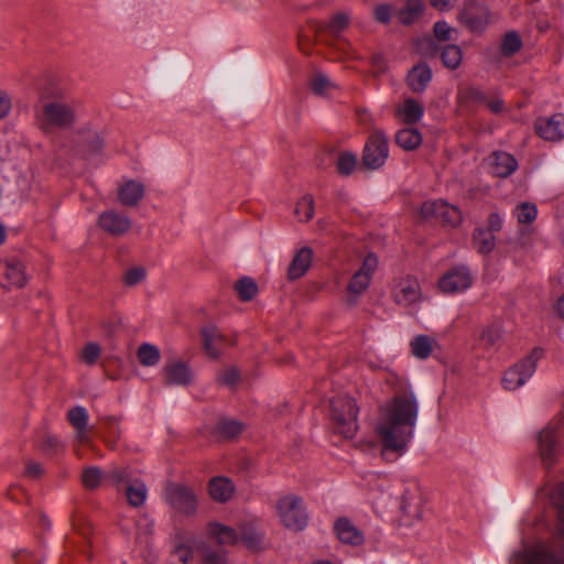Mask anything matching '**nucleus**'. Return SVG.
<instances>
[{
  "label": "nucleus",
  "instance_id": "f257e3e1",
  "mask_svg": "<svg viewBox=\"0 0 564 564\" xmlns=\"http://www.w3.org/2000/svg\"><path fill=\"white\" fill-rule=\"evenodd\" d=\"M417 415L419 402L411 390L397 393L380 406L375 432L384 459L395 460L406 452Z\"/></svg>",
  "mask_w": 564,
  "mask_h": 564
},
{
  "label": "nucleus",
  "instance_id": "f03ea898",
  "mask_svg": "<svg viewBox=\"0 0 564 564\" xmlns=\"http://www.w3.org/2000/svg\"><path fill=\"white\" fill-rule=\"evenodd\" d=\"M357 414L358 408L351 398L337 397L332 400L330 417L336 434L345 438L354 437L358 430Z\"/></svg>",
  "mask_w": 564,
  "mask_h": 564
},
{
  "label": "nucleus",
  "instance_id": "7ed1b4c3",
  "mask_svg": "<svg viewBox=\"0 0 564 564\" xmlns=\"http://www.w3.org/2000/svg\"><path fill=\"white\" fill-rule=\"evenodd\" d=\"M163 498L173 512L177 514L191 517L197 512V495L192 488L183 484H167L164 488Z\"/></svg>",
  "mask_w": 564,
  "mask_h": 564
},
{
  "label": "nucleus",
  "instance_id": "20e7f679",
  "mask_svg": "<svg viewBox=\"0 0 564 564\" xmlns=\"http://www.w3.org/2000/svg\"><path fill=\"white\" fill-rule=\"evenodd\" d=\"M543 350L534 348L530 355L508 368L501 379L505 390L514 391L522 387L535 372L538 361L542 358Z\"/></svg>",
  "mask_w": 564,
  "mask_h": 564
},
{
  "label": "nucleus",
  "instance_id": "39448f33",
  "mask_svg": "<svg viewBox=\"0 0 564 564\" xmlns=\"http://www.w3.org/2000/svg\"><path fill=\"white\" fill-rule=\"evenodd\" d=\"M276 512L285 528L303 530L307 524V513L303 500L294 495H286L278 500Z\"/></svg>",
  "mask_w": 564,
  "mask_h": 564
},
{
  "label": "nucleus",
  "instance_id": "423d86ee",
  "mask_svg": "<svg viewBox=\"0 0 564 564\" xmlns=\"http://www.w3.org/2000/svg\"><path fill=\"white\" fill-rule=\"evenodd\" d=\"M420 215L424 220H437L451 227L458 226L463 220L460 210L444 200H429L423 203Z\"/></svg>",
  "mask_w": 564,
  "mask_h": 564
},
{
  "label": "nucleus",
  "instance_id": "0eeeda50",
  "mask_svg": "<svg viewBox=\"0 0 564 564\" xmlns=\"http://www.w3.org/2000/svg\"><path fill=\"white\" fill-rule=\"evenodd\" d=\"M561 427L562 419L555 417L539 435V454L545 467H550L556 462Z\"/></svg>",
  "mask_w": 564,
  "mask_h": 564
},
{
  "label": "nucleus",
  "instance_id": "6e6552de",
  "mask_svg": "<svg viewBox=\"0 0 564 564\" xmlns=\"http://www.w3.org/2000/svg\"><path fill=\"white\" fill-rule=\"evenodd\" d=\"M377 268V257L373 253H369L364 259L360 268L352 274L347 284V293L351 303H355L357 299L368 289Z\"/></svg>",
  "mask_w": 564,
  "mask_h": 564
},
{
  "label": "nucleus",
  "instance_id": "1a4fd4ad",
  "mask_svg": "<svg viewBox=\"0 0 564 564\" xmlns=\"http://www.w3.org/2000/svg\"><path fill=\"white\" fill-rule=\"evenodd\" d=\"M389 156L388 139L382 131L372 132L365 144L362 161L371 170L382 166Z\"/></svg>",
  "mask_w": 564,
  "mask_h": 564
},
{
  "label": "nucleus",
  "instance_id": "9d476101",
  "mask_svg": "<svg viewBox=\"0 0 564 564\" xmlns=\"http://www.w3.org/2000/svg\"><path fill=\"white\" fill-rule=\"evenodd\" d=\"M391 295L398 305L409 307L421 302L422 290L414 276L405 275L394 280Z\"/></svg>",
  "mask_w": 564,
  "mask_h": 564
},
{
  "label": "nucleus",
  "instance_id": "9b49d317",
  "mask_svg": "<svg viewBox=\"0 0 564 564\" xmlns=\"http://www.w3.org/2000/svg\"><path fill=\"white\" fill-rule=\"evenodd\" d=\"M473 284V276L469 269L458 265L447 271L438 281L440 290L445 294L465 292Z\"/></svg>",
  "mask_w": 564,
  "mask_h": 564
},
{
  "label": "nucleus",
  "instance_id": "f8f14e48",
  "mask_svg": "<svg viewBox=\"0 0 564 564\" xmlns=\"http://www.w3.org/2000/svg\"><path fill=\"white\" fill-rule=\"evenodd\" d=\"M28 275L24 264L14 258L0 261V284L6 289H20L25 285Z\"/></svg>",
  "mask_w": 564,
  "mask_h": 564
},
{
  "label": "nucleus",
  "instance_id": "ddd939ff",
  "mask_svg": "<svg viewBox=\"0 0 564 564\" xmlns=\"http://www.w3.org/2000/svg\"><path fill=\"white\" fill-rule=\"evenodd\" d=\"M162 375L167 386H188L194 380V372L189 365L178 358L166 361Z\"/></svg>",
  "mask_w": 564,
  "mask_h": 564
},
{
  "label": "nucleus",
  "instance_id": "4468645a",
  "mask_svg": "<svg viewBox=\"0 0 564 564\" xmlns=\"http://www.w3.org/2000/svg\"><path fill=\"white\" fill-rule=\"evenodd\" d=\"M42 124L55 127H68L75 120L74 110L62 102L50 101L43 106L42 110Z\"/></svg>",
  "mask_w": 564,
  "mask_h": 564
},
{
  "label": "nucleus",
  "instance_id": "2eb2a0df",
  "mask_svg": "<svg viewBox=\"0 0 564 564\" xmlns=\"http://www.w3.org/2000/svg\"><path fill=\"white\" fill-rule=\"evenodd\" d=\"M131 225V219L126 214L113 209L102 212L98 217L99 228L113 237L126 235Z\"/></svg>",
  "mask_w": 564,
  "mask_h": 564
},
{
  "label": "nucleus",
  "instance_id": "dca6fc26",
  "mask_svg": "<svg viewBox=\"0 0 564 564\" xmlns=\"http://www.w3.org/2000/svg\"><path fill=\"white\" fill-rule=\"evenodd\" d=\"M401 521L404 525H412L420 520L423 512V497L417 491H405L401 498Z\"/></svg>",
  "mask_w": 564,
  "mask_h": 564
},
{
  "label": "nucleus",
  "instance_id": "f3484780",
  "mask_svg": "<svg viewBox=\"0 0 564 564\" xmlns=\"http://www.w3.org/2000/svg\"><path fill=\"white\" fill-rule=\"evenodd\" d=\"M535 132L547 141H560L564 138V115L541 117L535 121Z\"/></svg>",
  "mask_w": 564,
  "mask_h": 564
},
{
  "label": "nucleus",
  "instance_id": "a211bd4d",
  "mask_svg": "<svg viewBox=\"0 0 564 564\" xmlns=\"http://www.w3.org/2000/svg\"><path fill=\"white\" fill-rule=\"evenodd\" d=\"M487 165L492 175L497 177H508L518 167V162L513 155L505 151H495L487 158Z\"/></svg>",
  "mask_w": 564,
  "mask_h": 564
},
{
  "label": "nucleus",
  "instance_id": "6ab92c4d",
  "mask_svg": "<svg viewBox=\"0 0 564 564\" xmlns=\"http://www.w3.org/2000/svg\"><path fill=\"white\" fill-rule=\"evenodd\" d=\"M395 117L408 124L416 123L424 113L423 106L413 98H406L395 106Z\"/></svg>",
  "mask_w": 564,
  "mask_h": 564
},
{
  "label": "nucleus",
  "instance_id": "aec40b11",
  "mask_svg": "<svg viewBox=\"0 0 564 564\" xmlns=\"http://www.w3.org/2000/svg\"><path fill=\"white\" fill-rule=\"evenodd\" d=\"M88 417L89 415L87 410L79 405L70 409L67 413V419L76 431L77 441L82 444H88L90 442L89 435L86 431Z\"/></svg>",
  "mask_w": 564,
  "mask_h": 564
},
{
  "label": "nucleus",
  "instance_id": "412c9836",
  "mask_svg": "<svg viewBox=\"0 0 564 564\" xmlns=\"http://www.w3.org/2000/svg\"><path fill=\"white\" fill-rule=\"evenodd\" d=\"M234 482L224 476H217L210 479L208 492L210 498L217 502H227L235 494Z\"/></svg>",
  "mask_w": 564,
  "mask_h": 564
},
{
  "label": "nucleus",
  "instance_id": "4be33fe9",
  "mask_svg": "<svg viewBox=\"0 0 564 564\" xmlns=\"http://www.w3.org/2000/svg\"><path fill=\"white\" fill-rule=\"evenodd\" d=\"M335 531L338 539L347 544L359 545L364 541V534L349 520L339 519L335 523Z\"/></svg>",
  "mask_w": 564,
  "mask_h": 564
},
{
  "label": "nucleus",
  "instance_id": "5701e85b",
  "mask_svg": "<svg viewBox=\"0 0 564 564\" xmlns=\"http://www.w3.org/2000/svg\"><path fill=\"white\" fill-rule=\"evenodd\" d=\"M202 337L206 354L213 358L220 355L225 346V338L214 326H206L202 329Z\"/></svg>",
  "mask_w": 564,
  "mask_h": 564
},
{
  "label": "nucleus",
  "instance_id": "b1692460",
  "mask_svg": "<svg viewBox=\"0 0 564 564\" xmlns=\"http://www.w3.org/2000/svg\"><path fill=\"white\" fill-rule=\"evenodd\" d=\"M207 534L223 545H232L239 541V534L235 529L218 522H212L207 525Z\"/></svg>",
  "mask_w": 564,
  "mask_h": 564
},
{
  "label": "nucleus",
  "instance_id": "393cba45",
  "mask_svg": "<svg viewBox=\"0 0 564 564\" xmlns=\"http://www.w3.org/2000/svg\"><path fill=\"white\" fill-rule=\"evenodd\" d=\"M312 250L310 248H302L294 256L289 270L288 278L290 280H296L305 274L312 263Z\"/></svg>",
  "mask_w": 564,
  "mask_h": 564
},
{
  "label": "nucleus",
  "instance_id": "a878e982",
  "mask_svg": "<svg viewBox=\"0 0 564 564\" xmlns=\"http://www.w3.org/2000/svg\"><path fill=\"white\" fill-rule=\"evenodd\" d=\"M144 186L135 181L124 183L118 193L120 203L124 206H134L143 197Z\"/></svg>",
  "mask_w": 564,
  "mask_h": 564
},
{
  "label": "nucleus",
  "instance_id": "bb28decb",
  "mask_svg": "<svg viewBox=\"0 0 564 564\" xmlns=\"http://www.w3.org/2000/svg\"><path fill=\"white\" fill-rule=\"evenodd\" d=\"M432 73L429 66H414L408 75V84L414 93L423 91L431 82Z\"/></svg>",
  "mask_w": 564,
  "mask_h": 564
},
{
  "label": "nucleus",
  "instance_id": "cd10ccee",
  "mask_svg": "<svg viewBox=\"0 0 564 564\" xmlns=\"http://www.w3.org/2000/svg\"><path fill=\"white\" fill-rule=\"evenodd\" d=\"M463 19L471 30L477 31L488 23L489 14L486 8L473 6L464 10Z\"/></svg>",
  "mask_w": 564,
  "mask_h": 564
},
{
  "label": "nucleus",
  "instance_id": "c85d7f7f",
  "mask_svg": "<svg viewBox=\"0 0 564 564\" xmlns=\"http://www.w3.org/2000/svg\"><path fill=\"white\" fill-rule=\"evenodd\" d=\"M397 144L406 150L413 151L422 143V134L416 128H403L395 134Z\"/></svg>",
  "mask_w": 564,
  "mask_h": 564
},
{
  "label": "nucleus",
  "instance_id": "c756f323",
  "mask_svg": "<svg viewBox=\"0 0 564 564\" xmlns=\"http://www.w3.org/2000/svg\"><path fill=\"white\" fill-rule=\"evenodd\" d=\"M425 4L422 0H408L405 6L398 12V19L402 24L414 23L424 12Z\"/></svg>",
  "mask_w": 564,
  "mask_h": 564
},
{
  "label": "nucleus",
  "instance_id": "7c9ffc66",
  "mask_svg": "<svg viewBox=\"0 0 564 564\" xmlns=\"http://www.w3.org/2000/svg\"><path fill=\"white\" fill-rule=\"evenodd\" d=\"M501 337L502 329L498 324L484 326L476 335L478 344L487 349L495 347L500 341Z\"/></svg>",
  "mask_w": 564,
  "mask_h": 564
},
{
  "label": "nucleus",
  "instance_id": "2f4dec72",
  "mask_svg": "<svg viewBox=\"0 0 564 564\" xmlns=\"http://www.w3.org/2000/svg\"><path fill=\"white\" fill-rule=\"evenodd\" d=\"M435 346L436 340L427 335H417L410 341L411 352L419 359L429 358Z\"/></svg>",
  "mask_w": 564,
  "mask_h": 564
},
{
  "label": "nucleus",
  "instance_id": "473e14b6",
  "mask_svg": "<svg viewBox=\"0 0 564 564\" xmlns=\"http://www.w3.org/2000/svg\"><path fill=\"white\" fill-rule=\"evenodd\" d=\"M310 87L314 94L324 96L334 90L336 85L324 73L317 72L312 75Z\"/></svg>",
  "mask_w": 564,
  "mask_h": 564
},
{
  "label": "nucleus",
  "instance_id": "72a5a7b5",
  "mask_svg": "<svg viewBox=\"0 0 564 564\" xmlns=\"http://www.w3.org/2000/svg\"><path fill=\"white\" fill-rule=\"evenodd\" d=\"M474 247L482 254L491 252L495 247L494 234L488 230L477 229L474 232Z\"/></svg>",
  "mask_w": 564,
  "mask_h": 564
},
{
  "label": "nucleus",
  "instance_id": "f704fd0d",
  "mask_svg": "<svg viewBox=\"0 0 564 564\" xmlns=\"http://www.w3.org/2000/svg\"><path fill=\"white\" fill-rule=\"evenodd\" d=\"M441 58L446 67L455 69L460 65L463 59L462 48L454 44L446 45L441 52Z\"/></svg>",
  "mask_w": 564,
  "mask_h": 564
},
{
  "label": "nucleus",
  "instance_id": "c9c22d12",
  "mask_svg": "<svg viewBox=\"0 0 564 564\" xmlns=\"http://www.w3.org/2000/svg\"><path fill=\"white\" fill-rule=\"evenodd\" d=\"M153 530L154 522L148 516H140L135 522V541L148 544Z\"/></svg>",
  "mask_w": 564,
  "mask_h": 564
},
{
  "label": "nucleus",
  "instance_id": "e433bc0d",
  "mask_svg": "<svg viewBox=\"0 0 564 564\" xmlns=\"http://www.w3.org/2000/svg\"><path fill=\"white\" fill-rule=\"evenodd\" d=\"M513 216L517 218L519 224H531L538 217V208L535 204L524 202L516 206L513 209Z\"/></svg>",
  "mask_w": 564,
  "mask_h": 564
},
{
  "label": "nucleus",
  "instance_id": "4c0bfd02",
  "mask_svg": "<svg viewBox=\"0 0 564 564\" xmlns=\"http://www.w3.org/2000/svg\"><path fill=\"white\" fill-rule=\"evenodd\" d=\"M141 365L147 367L155 366L161 357L160 350L151 344H142L137 351Z\"/></svg>",
  "mask_w": 564,
  "mask_h": 564
},
{
  "label": "nucleus",
  "instance_id": "58836bf2",
  "mask_svg": "<svg viewBox=\"0 0 564 564\" xmlns=\"http://www.w3.org/2000/svg\"><path fill=\"white\" fill-rule=\"evenodd\" d=\"M128 501L133 507L143 505L147 498V487L141 481H133L126 488Z\"/></svg>",
  "mask_w": 564,
  "mask_h": 564
},
{
  "label": "nucleus",
  "instance_id": "ea45409f",
  "mask_svg": "<svg viewBox=\"0 0 564 564\" xmlns=\"http://www.w3.org/2000/svg\"><path fill=\"white\" fill-rule=\"evenodd\" d=\"M243 430V425L236 420H223L218 423L216 432L223 438H234Z\"/></svg>",
  "mask_w": 564,
  "mask_h": 564
},
{
  "label": "nucleus",
  "instance_id": "a19ab883",
  "mask_svg": "<svg viewBox=\"0 0 564 564\" xmlns=\"http://www.w3.org/2000/svg\"><path fill=\"white\" fill-rule=\"evenodd\" d=\"M235 290L238 293L240 300L247 302L256 296L258 286L252 279L242 278L236 282Z\"/></svg>",
  "mask_w": 564,
  "mask_h": 564
},
{
  "label": "nucleus",
  "instance_id": "79ce46f5",
  "mask_svg": "<svg viewBox=\"0 0 564 564\" xmlns=\"http://www.w3.org/2000/svg\"><path fill=\"white\" fill-rule=\"evenodd\" d=\"M106 477L107 476L102 473L101 469L95 466H90L84 469L82 474V481L85 488L95 489Z\"/></svg>",
  "mask_w": 564,
  "mask_h": 564
},
{
  "label": "nucleus",
  "instance_id": "37998d69",
  "mask_svg": "<svg viewBox=\"0 0 564 564\" xmlns=\"http://www.w3.org/2000/svg\"><path fill=\"white\" fill-rule=\"evenodd\" d=\"M295 214L300 220H310L314 215V200L311 195L303 196L295 206Z\"/></svg>",
  "mask_w": 564,
  "mask_h": 564
},
{
  "label": "nucleus",
  "instance_id": "c03bdc74",
  "mask_svg": "<svg viewBox=\"0 0 564 564\" xmlns=\"http://www.w3.org/2000/svg\"><path fill=\"white\" fill-rule=\"evenodd\" d=\"M434 36L440 41H452L457 39L458 31L452 28L446 21H437L433 28Z\"/></svg>",
  "mask_w": 564,
  "mask_h": 564
},
{
  "label": "nucleus",
  "instance_id": "a18cd8bd",
  "mask_svg": "<svg viewBox=\"0 0 564 564\" xmlns=\"http://www.w3.org/2000/svg\"><path fill=\"white\" fill-rule=\"evenodd\" d=\"M202 564H227L226 553L221 550H213L210 547H202Z\"/></svg>",
  "mask_w": 564,
  "mask_h": 564
},
{
  "label": "nucleus",
  "instance_id": "49530a36",
  "mask_svg": "<svg viewBox=\"0 0 564 564\" xmlns=\"http://www.w3.org/2000/svg\"><path fill=\"white\" fill-rule=\"evenodd\" d=\"M238 534L239 540L241 539L246 546L251 550L259 549L262 544V534L252 528H242Z\"/></svg>",
  "mask_w": 564,
  "mask_h": 564
},
{
  "label": "nucleus",
  "instance_id": "de8ad7c7",
  "mask_svg": "<svg viewBox=\"0 0 564 564\" xmlns=\"http://www.w3.org/2000/svg\"><path fill=\"white\" fill-rule=\"evenodd\" d=\"M520 37L513 33H507L501 42V52L506 56H510L521 48Z\"/></svg>",
  "mask_w": 564,
  "mask_h": 564
},
{
  "label": "nucleus",
  "instance_id": "09e8293b",
  "mask_svg": "<svg viewBox=\"0 0 564 564\" xmlns=\"http://www.w3.org/2000/svg\"><path fill=\"white\" fill-rule=\"evenodd\" d=\"M357 156L352 153L345 152L338 156L337 169L340 174L349 175L356 169Z\"/></svg>",
  "mask_w": 564,
  "mask_h": 564
},
{
  "label": "nucleus",
  "instance_id": "8fccbe9b",
  "mask_svg": "<svg viewBox=\"0 0 564 564\" xmlns=\"http://www.w3.org/2000/svg\"><path fill=\"white\" fill-rule=\"evenodd\" d=\"M105 427H106V432H105L104 437H105L106 444L108 446L113 447L116 444V441L120 436L118 421L113 417H108L105 420Z\"/></svg>",
  "mask_w": 564,
  "mask_h": 564
},
{
  "label": "nucleus",
  "instance_id": "3c124183",
  "mask_svg": "<svg viewBox=\"0 0 564 564\" xmlns=\"http://www.w3.org/2000/svg\"><path fill=\"white\" fill-rule=\"evenodd\" d=\"M107 477L112 481L113 485H130L131 484V473L128 467H115Z\"/></svg>",
  "mask_w": 564,
  "mask_h": 564
},
{
  "label": "nucleus",
  "instance_id": "603ef678",
  "mask_svg": "<svg viewBox=\"0 0 564 564\" xmlns=\"http://www.w3.org/2000/svg\"><path fill=\"white\" fill-rule=\"evenodd\" d=\"M147 272L141 267L128 269L123 274V282L126 285L133 286L141 283L145 279Z\"/></svg>",
  "mask_w": 564,
  "mask_h": 564
},
{
  "label": "nucleus",
  "instance_id": "864d4df0",
  "mask_svg": "<svg viewBox=\"0 0 564 564\" xmlns=\"http://www.w3.org/2000/svg\"><path fill=\"white\" fill-rule=\"evenodd\" d=\"M100 346L96 343L87 344L82 350V359L89 366L95 365L100 357Z\"/></svg>",
  "mask_w": 564,
  "mask_h": 564
},
{
  "label": "nucleus",
  "instance_id": "5fc2aeb1",
  "mask_svg": "<svg viewBox=\"0 0 564 564\" xmlns=\"http://www.w3.org/2000/svg\"><path fill=\"white\" fill-rule=\"evenodd\" d=\"M347 26H348V17L344 13L336 14L329 23V30L334 34L341 32Z\"/></svg>",
  "mask_w": 564,
  "mask_h": 564
},
{
  "label": "nucleus",
  "instance_id": "6e6d98bb",
  "mask_svg": "<svg viewBox=\"0 0 564 564\" xmlns=\"http://www.w3.org/2000/svg\"><path fill=\"white\" fill-rule=\"evenodd\" d=\"M373 15L378 22L387 23L391 19L392 11L388 4H379L375 8Z\"/></svg>",
  "mask_w": 564,
  "mask_h": 564
},
{
  "label": "nucleus",
  "instance_id": "4d7b16f0",
  "mask_svg": "<svg viewBox=\"0 0 564 564\" xmlns=\"http://www.w3.org/2000/svg\"><path fill=\"white\" fill-rule=\"evenodd\" d=\"M239 372L236 368H228L220 375V381L228 386L234 387L239 380Z\"/></svg>",
  "mask_w": 564,
  "mask_h": 564
},
{
  "label": "nucleus",
  "instance_id": "13d9d810",
  "mask_svg": "<svg viewBox=\"0 0 564 564\" xmlns=\"http://www.w3.org/2000/svg\"><path fill=\"white\" fill-rule=\"evenodd\" d=\"M173 556L176 557L178 562L186 564L192 557V550L184 544H180L175 547Z\"/></svg>",
  "mask_w": 564,
  "mask_h": 564
},
{
  "label": "nucleus",
  "instance_id": "bf43d9fd",
  "mask_svg": "<svg viewBox=\"0 0 564 564\" xmlns=\"http://www.w3.org/2000/svg\"><path fill=\"white\" fill-rule=\"evenodd\" d=\"M11 106L12 102L8 93L0 90V120L9 115Z\"/></svg>",
  "mask_w": 564,
  "mask_h": 564
},
{
  "label": "nucleus",
  "instance_id": "052dcab7",
  "mask_svg": "<svg viewBox=\"0 0 564 564\" xmlns=\"http://www.w3.org/2000/svg\"><path fill=\"white\" fill-rule=\"evenodd\" d=\"M42 474H43V467L41 466V464L33 462V460L26 462L25 475L28 477L36 479V478L41 477Z\"/></svg>",
  "mask_w": 564,
  "mask_h": 564
},
{
  "label": "nucleus",
  "instance_id": "680f3d73",
  "mask_svg": "<svg viewBox=\"0 0 564 564\" xmlns=\"http://www.w3.org/2000/svg\"><path fill=\"white\" fill-rule=\"evenodd\" d=\"M502 217L498 213H491L488 217V231L495 232L502 228Z\"/></svg>",
  "mask_w": 564,
  "mask_h": 564
},
{
  "label": "nucleus",
  "instance_id": "e2e57ef3",
  "mask_svg": "<svg viewBox=\"0 0 564 564\" xmlns=\"http://www.w3.org/2000/svg\"><path fill=\"white\" fill-rule=\"evenodd\" d=\"M466 95L468 99L477 102L486 104L488 99L486 94L481 89L476 87H469L466 91Z\"/></svg>",
  "mask_w": 564,
  "mask_h": 564
},
{
  "label": "nucleus",
  "instance_id": "0e129e2a",
  "mask_svg": "<svg viewBox=\"0 0 564 564\" xmlns=\"http://www.w3.org/2000/svg\"><path fill=\"white\" fill-rule=\"evenodd\" d=\"M486 106L492 113H500L505 109V101L500 97L487 99Z\"/></svg>",
  "mask_w": 564,
  "mask_h": 564
},
{
  "label": "nucleus",
  "instance_id": "69168bd1",
  "mask_svg": "<svg viewBox=\"0 0 564 564\" xmlns=\"http://www.w3.org/2000/svg\"><path fill=\"white\" fill-rule=\"evenodd\" d=\"M431 4L440 11H449L455 6L457 0H430Z\"/></svg>",
  "mask_w": 564,
  "mask_h": 564
},
{
  "label": "nucleus",
  "instance_id": "338daca9",
  "mask_svg": "<svg viewBox=\"0 0 564 564\" xmlns=\"http://www.w3.org/2000/svg\"><path fill=\"white\" fill-rule=\"evenodd\" d=\"M45 452H57L61 447L59 441L54 436H46L42 445Z\"/></svg>",
  "mask_w": 564,
  "mask_h": 564
},
{
  "label": "nucleus",
  "instance_id": "774afa93",
  "mask_svg": "<svg viewBox=\"0 0 564 564\" xmlns=\"http://www.w3.org/2000/svg\"><path fill=\"white\" fill-rule=\"evenodd\" d=\"M336 50L340 52V57H354L350 52V44L345 40H337Z\"/></svg>",
  "mask_w": 564,
  "mask_h": 564
}]
</instances>
